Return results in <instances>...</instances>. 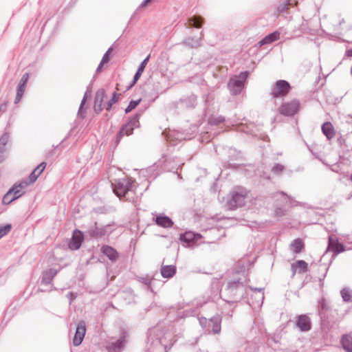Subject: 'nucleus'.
<instances>
[{
	"label": "nucleus",
	"instance_id": "1",
	"mask_svg": "<svg viewBox=\"0 0 352 352\" xmlns=\"http://www.w3.org/2000/svg\"><path fill=\"white\" fill-rule=\"evenodd\" d=\"M249 200L248 193L244 190L233 192L231 197L228 198L226 207L230 210L243 206Z\"/></svg>",
	"mask_w": 352,
	"mask_h": 352
},
{
	"label": "nucleus",
	"instance_id": "2",
	"mask_svg": "<svg viewBox=\"0 0 352 352\" xmlns=\"http://www.w3.org/2000/svg\"><path fill=\"white\" fill-rule=\"evenodd\" d=\"M199 321L200 325L209 332L218 333L221 331V318L219 316H214L210 320H207L206 318H200Z\"/></svg>",
	"mask_w": 352,
	"mask_h": 352
},
{
	"label": "nucleus",
	"instance_id": "3",
	"mask_svg": "<svg viewBox=\"0 0 352 352\" xmlns=\"http://www.w3.org/2000/svg\"><path fill=\"white\" fill-rule=\"evenodd\" d=\"M248 76V72H245L230 79L228 86L232 94H237L241 92Z\"/></svg>",
	"mask_w": 352,
	"mask_h": 352
},
{
	"label": "nucleus",
	"instance_id": "4",
	"mask_svg": "<svg viewBox=\"0 0 352 352\" xmlns=\"http://www.w3.org/2000/svg\"><path fill=\"white\" fill-rule=\"evenodd\" d=\"M134 181L131 179H120L114 184L113 192L119 197L133 189Z\"/></svg>",
	"mask_w": 352,
	"mask_h": 352
},
{
	"label": "nucleus",
	"instance_id": "5",
	"mask_svg": "<svg viewBox=\"0 0 352 352\" xmlns=\"http://www.w3.org/2000/svg\"><path fill=\"white\" fill-rule=\"evenodd\" d=\"M290 88V85L288 82L280 80L272 87L271 94L274 98H282L289 93Z\"/></svg>",
	"mask_w": 352,
	"mask_h": 352
},
{
	"label": "nucleus",
	"instance_id": "6",
	"mask_svg": "<svg viewBox=\"0 0 352 352\" xmlns=\"http://www.w3.org/2000/svg\"><path fill=\"white\" fill-rule=\"evenodd\" d=\"M300 109V102L297 100H292L291 101L283 103L279 111L282 115L285 116H292L296 114Z\"/></svg>",
	"mask_w": 352,
	"mask_h": 352
},
{
	"label": "nucleus",
	"instance_id": "7",
	"mask_svg": "<svg viewBox=\"0 0 352 352\" xmlns=\"http://www.w3.org/2000/svg\"><path fill=\"white\" fill-rule=\"evenodd\" d=\"M139 118V115H135L124 126H122L118 134V138L119 140L124 135H129L133 133L134 128L138 127L140 125Z\"/></svg>",
	"mask_w": 352,
	"mask_h": 352
},
{
	"label": "nucleus",
	"instance_id": "8",
	"mask_svg": "<svg viewBox=\"0 0 352 352\" xmlns=\"http://www.w3.org/2000/svg\"><path fill=\"white\" fill-rule=\"evenodd\" d=\"M127 333L123 332L119 339L116 341H112L107 346L109 352H121L126 343Z\"/></svg>",
	"mask_w": 352,
	"mask_h": 352
},
{
	"label": "nucleus",
	"instance_id": "9",
	"mask_svg": "<svg viewBox=\"0 0 352 352\" xmlns=\"http://www.w3.org/2000/svg\"><path fill=\"white\" fill-rule=\"evenodd\" d=\"M86 333V326L85 323L82 321L80 322L77 327H76V333L74 335V339H73V344L75 346H79L85 337Z\"/></svg>",
	"mask_w": 352,
	"mask_h": 352
},
{
	"label": "nucleus",
	"instance_id": "10",
	"mask_svg": "<svg viewBox=\"0 0 352 352\" xmlns=\"http://www.w3.org/2000/svg\"><path fill=\"white\" fill-rule=\"evenodd\" d=\"M106 98L107 97L104 89H100L96 92L94 100V111L97 113L101 112L102 110L104 109L103 102Z\"/></svg>",
	"mask_w": 352,
	"mask_h": 352
},
{
	"label": "nucleus",
	"instance_id": "11",
	"mask_svg": "<svg viewBox=\"0 0 352 352\" xmlns=\"http://www.w3.org/2000/svg\"><path fill=\"white\" fill-rule=\"evenodd\" d=\"M82 240H83L82 233L78 230H74L73 235H72V240L69 243V248L72 250H76L79 249L81 246Z\"/></svg>",
	"mask_w": 352,
	"mask_h": 352
},
{
	"label": "nucleus",
	"instance_id": "12",
	"mask_svg": "<svg viewBox=\"0 0 352 352\" xmlns=\"http://www.w3.org/2000/svg\"><path fill=\"white\" fill-rule=\"evenodd\" d=\"M328 249L333 251L335 254H338L345 250L344 245L340 243L334 236H330L329 238Z\"/></svg>",
	"mask_w": 352,
	"mask_h": 352
},
{
	"label": "nucleus",
	"instance_id": "13",
	"mask_svg": "<svg viewBox=\"0 0 352 352\" xmlns=\"http://www.w3.org/2000/svg\"><path fill=\"white\" fill-rule=\"evenodd\" d=\"M297 326L302 331H307L311 329V324L309 318L305 315L299 316Z\"/></svg>",
	"mask_w": 352,
	"mask_h": 352
},
{
	"label": "nucleus",
	"instance_id": "14",
	"mask_svg": "<svg viewBox=\"0 0 352 352\" xmlns=\"http://www.w3.org/2000/svg\"><path fill=\"white\" fill-rule=\"evenodd\" d=\"M102 252L111 261H116L118 258V254L117 251L110 246L104 245L102 248Z\"/></svg>",
	"mask_w": 352,
	"mask_h": 352
},
{
	"label": "nucleus",
	"instance_id": "15",
	"mask_svg": "<svg viewBox=\"0 0 352 352\" xmlns=\"http://www.w3.org/2000/svg\"><path fill=\"white\" fill-rule=\"evenodd\" d=\"M156 223L163 228H170L173 226V222L166 216H157L155 219Z\"/></svg>",
	"mask_w": 352,
	"mask_h": 352
},
{
	"label": "nucleus",
	"instance_id": "16",
	"mask_svg": "<svg viewBox=\"0 0 352 352\" xmlns=\"http://www.w3.org/2000/svg\"><path fill=\"white\" fill-rule=\"evenodd\" d=\"M279 32H274L273 33L267 35L265 38L260 41L258 44L260 46H262L265 44L272 43V42L277 41L279 38Z\"/></svg>",
	"mask_w": 352,
	"mask_h": 352
},
{
	"label": "nucleus",
	"instance_id": "17",
	"mask_svg": "<svg viewBox=\"0 0 352 352\" xmlns=\"http://www.w3.org/2000/svg\"><path fill=\"white\" fill-rule=\"evenodd\" d=\"M58 271L55 269L50 268L46 270L43 275L42 282L44 284H49L52 280L53 278L56 275Z\"/></svg>",
	"mask_w": 352,
	"mask_h": 352
},
{
	"label": "nucleus",
	"instance_id": "18",
	"mask_svg": "<svg viewBox=\"0 0 352 352\" xmlns=\"http://www.w3.org/2000/svg\"><path fill=\"white\" fill-rule=\"evenodd\" d=\"M322 131L324 135L329 139H331L334 135V129L330 122H325L322 126Z\"/></svg>",
	"mask_w": 352,
	"mask_h": 352
},
{
	"label": "nucleus",
	"instance_id": "19",
	"mask_svg": "<svg viewBox=\"0 0 352 352\" xmlns=\"http://www.w3.org/2000/svg\"><path fill=\"white\" fill-rule=\"evenodd\" d=\"M175 267L173 265H165L161 269L162 276L164 278H170L175 274Z\"/></svg>",
	"mask_w": 352,
	"mask_h": 352
},
{
	"label": "nucleus",
	"instance_id": "20",
	"mask_svg": "<svg viewBox=\"0 0 352 352\" xmlns=\"http://www.w3.org/2000/svg\"><path fill=\"white\" fill-rule=\"evenodd\" d=\"M292 267L295 272L302 273L307 271V264L304 261H298L296 263L292 264Z\"/></svg>",
	"mask_w": 352,
	"mask_h": 352
},
{
	"label": "nucleus",
	"instance_id": "21",
	"mask_svg": "<svg viewBox=\"0 0 352 352\" xmlns=\"http://www.w3.org/2000/svg\"><path fill=\"white\" fill-rule=\"evenodd\" d=\"M342 346L348 352H352V336H344L342 339Z\"/></svg>",
	"mask_w": 352,
	"mask_h": 352
},
{
	"label": "nucleus",
	"instance_id": "22",
	"mask_svg": "<svg viewBox=\"0 0 352 352\" xmlns=\"http://www.w3.org/2000/svg\"><path fill=\"white\" fill-rule=\"evenodd\" d=\"M149 59V56H147L140 65L138 71L136 72L134 78H133V83H135L137 80L140 78L141 76L143 71L144 70V68L146 67V65Z\"/></svg>",
	"mask_w": 352,
	"mask_h": 352
},
{
	"label": "nucleus",
	"instance_id": "23",
	"mask_svg": "<svg viewBox=\"0 0 352 352\" xmlns=\"http://www.w3.org/2000/svg\"><path fill=\"white\" fill-rule=\"evenodd\" d=\"M14 195V198L16 199L23 195L25 192V190H23L22 188H20L19 186L15 183L12 187L9 190Z\"/></svg>",
	"mask_w": 352,
	"mask_h": 352
},
{
	"label": "nucleus",
	"instance_id": "24",
	"mask_svg": "<svg viewBox=\"0 0 352 352\" xmlns=\"http://www.w3.org/2000/svg\"><path fill=\"white\" fill-rule=\"evenodd\" d=\"M291 248L295 253L300 252L303 248L302 241L300 239L294 240L291 244Z\"/></svg>",
	"mask_w": 352,
	"mask_h": 352
},
{
	"label": "nucleus",
	"instance_id": "25",
	"mask_svg": "<svg viewBox=\"0 0 352 352\" xmlns=\"http://www.w3.org/2000/svg\"><path fill=\"white\" fill-rule=\"evenodd\" d=\"M29 78V74L28 73H25L23 75L21 79L20 80V82L17 87V90H21L25 92V86L28 82Z\"/></svg>",
	"mask_w": 352,
	"mask_h": 352
},
{
	"label": "nucleus",
	"instance_id": "26",
	"mask_svg": "<svg viewBox=\"0 0 352 352\" xmlns=\"http://www.w3.org/2000/svg\"><path fill=\"white\" fill-rule=\"evenodd\" d=\"M10 223L0 225V239L7 235L12 230Z\"/></svg>",
	"mask_w": 352,
	"mask_h": 352
},
{
	"label": "nucleus",
	"instance_id": "27",
	"mask_svg": "<svg viewBox=\"0 0 352 352\" xmlns=\"http://www.w3.org/2000/svg\"><path fill=\"white\" fill-rule=\"evenodd\" d=\"M190 24L192 25L195 28H200L202 25L203 20L201 16H193L189 19Z\"/></svg>",
	"mask_w": 352,
	"mask_h": 352
},
{
	"label": "nucleus",
	"instance_id": "28",
	"mask_svg": "<svg viewBox=\"0 0 352 352\" xmlns=\"http://www.w3.org/2000/svg\"><path fill=\"white\" fill-rule=\"evenodd\" d=\"M16 199L14 198V195L12 194L10 191H8L7 193L3 196L2 202L3 204H9L13 201L16 200Z\"/></svg>",
	"mask_w": 352,
	"mask_h": 352
},
{
	"label": "nucleus",
	"instance_id": "29",
	"mask_svg": "<svg viewBox=\"0 0 352 352\" xmlns=\"http://www.w3.org/2000/svg\"><path fill=\"white\" fill-rule=\"evenodd\" d=\"M111 48H109L107 52L106 53L104 54L101 61H100V65H98V68H97V70H100L102 65L107 63H108V61L109 60V54L111 52Z\"/></svg>",
	"mask_w": 352,
	"mask_h": 352
},
{
	"label": "nucleus",
	"instance_id": "30",
	"mask_svg": "<svg viewBox=\"0 0 352 352\" xmlns=\"http://www.w3.org/2000/svg\"><path fill=\"white\" fill-rule=\"evenodd\" d=\"M195 237V235L194 233L188 232H186L185 234L181 235L180 239L185 242H190L192 241Z\"/></svg>",
	"mask_w": 352,
	"mask_h": 352
},
{
	"label": "nucleus",
	"instance_id": "31",
	"mask_svg": "<svg viewBox=\"0 0 352 352\" xmlns=\"http://www.w3.org/2000/svg\"><path fill=\"white\" fill-rule=\"evenodd\" d=\"M341 296L344 301L349 302L351 298V292L349 289L344 288L341 290Z\"/></svg>",
	"mask_w": 352,
	"mask_h": 352
},
{
	"label": "nucleus",
	"instance_id": "32",
	"mask_svg": "<svg viewBox=\"0 0 352 352\" xmlns=\"http://www.w3.org/2000/svg\"><path fill=\"white\" fill-rule=\"evenodd\" d=\"M120 96V94H117V93L113 94V96H112L111 99L107 103V107L106 108L107 110H110L112 105L118 101Z\"/></svg>",
	"mask_w": 352,
	"mask_h": 352
},
{
	"label": "nucleus",
	"instance_id": "33",
	"mask_svg": "<svg viewBox=\"0 0 352 352\" xmlns=\"http://www.w3.org/2000/svg\"><path fill=\"white\" fill-rule=\"evenodd\" d=\"M141 101V99H139L138 100H131L128 107L125 109V113H129L131 111H132L133 109H134L138 104Z\"/></svg>",
	"mask_w": 352,
	"mask_h": 352
},
{
	"label": "nucleus",
	"instance_id": "34",
	"mask_svg": "<svg viewBox=\"0 0 352 352\" xmlns=\"http://www.w3.org/2000/svg\"><path fill=\"white\" fill-rule=\"evenodd\" d=\"M46 167V163L42 162L36 168H34V171L40 175Z\"/></svg>",
	"mask_w": 352,
	"mask_h": 352
},
{
	"label": "nucleus",
	"instance_id": "35",
	"mask_svg": "<svg viewBox=\"0 0 352 352\" xmlns=\"http://www.w3.org/2000/svg\"><path fill=\"white\" fill-rule=\"evenodd\" d=\"M16 184L19 186L20 188H22L23 190H25V188L32 184H29V181L26 179L17 182Z\"/></svg>",
	"mask_w": 352,
	"mask_h": 352
},
{
	"label": "nucleus",
	"instance_id": "36",
	"mask_svg": "<svg viewBox=\"0 0 352 352\" xmlns=\"http://www.w3.org/2000/svg\"><path fill=\"white\" fill-rule=\"evenodd\" d=\"M38 176L39 175L33 170L27 179L29 181V184H34L36 181Z\"/></svg>",
	"mask_w": 352,
	"mask_h": 352
},
{
	"label": "nucleus",
	"instance_id": "37",
	"mask_svg": "<svg viewBox=\"0 0 352 352\" xmlns=\"http://www.w3.org/2000/svg\"><path fill=\"white\" fill-rule=\"evenodd\" d=\"M200 42H201V38L195 39V40L191 38V39H189L188 41V44L192 47H197L199 46Z\"/></svg>",
	"mask_w": 352,
	"mask_h": 352
},
{
	"label": "nucleus",
	"instance_id": "38",
	"mask_svg": "<svg viewBox=\"0 0 352 352\" xmlns=\"http://www.w3.org/2000/svg\"><path fill=\"white\" fill-rule=\"evenodd\" d=\"M23 94H24V92L23 91L17 90L16 96V98H15V101H14L15 103H18L21 100V99L22 98V97L23 96Z\"/></svg>",
	"mask_w": 352,
	"mask_h": 352
},
{
	"label": "nucleus",
	"instance_id": "39",
	"mask_svg": "<svg viewBox=\"0 0 352 352\" xmlns=\"http://www.w3.org/2000/svg\"><path fill=\"white\" fill-rule=\"evenodd\" d=\"M283 170V166L280 164H277L273 167L272 171L275 173H278Z\"/></svg>",
	"mask_w": 352,
	"mask_h": 352
},
{
	"label": "nucleus",
	"instance_id": "40",
	"mask_svg": "<svg viewBox=\"0 0 352 352\" xmlns=\"http://www.w3.org/2000/svg\"><path fill=\"white\" fill-rule=\"evenodd\" d=\"M85 100H86V94L84 96L83 99H82V100L81 102V104H80V109H79V113H81L82 108V106L84 105V104L85 102Z\"/></svg>",
	"mask_w": 352,
	"mask_h": 352
},
{
	"label": "nucleus",
	"instance_id": "41",
	"mask_svg": "<svg viewBox=\"0 0 352 352\" xmlns=\"http://www.w3.org/2000/svg\"><path fill=\"white\" fill-rule=\"evenodd\" d=\"M346 55L347 56H352V50H349L346 52Z\"/></svg>",
	"mask_w": 352,
	"mask_h": 352
},
{
	"label": "nucleus",
	"instance_id": "42",
	"mask_svg": "<svg viewBox=\"0 0 352 352\" xmlns=\"http://www.w3.org/2000/svg\"><path fill=\"white\" fill-rule=\"evenodd\" d=\"M263 298H264L263 294H261V298L262 300H263Z\"/></svg>",
	"mask_w": 352,
	"mask_h": 352
},
{
	"label": "nucleus",
	"instance_id": "43",
	"mask_svg": "<svg viewBox=\"0 0 352 352\" xmlns=\"http://www.w3.org/2000/svg\"><path fill=\"white\" fill-rule=\"evenodd\" d=\"M255 291H258V292H261V289H254Z\"/></svg>",
	"mask_w": 352,
	"mask_h": 352
},
{
	"label": "nucleus",
	"instance_id": "44",
	"mask_svg": "<svg viewBox=\"0 0 352 352\" xmlns=\"http://www.w3.org/2000/svg\"><path fill=\"white\" fill-rule=\"evenodd\" d=\"M285 8H287V5H285V6H284V8H283L282 11H283L284 9H285Z\"/></svg>",
	"mask_w": 352,
	"mask_h": 352
},
{
	"label": "nucleus",
	"instance_id": "45",
	"mask_svg": "<svg viewBox=\"0 0 352 352\" xmlns=\"http://www.w3.org/2000/svg\"><path fill=\"white\" fill-rule=\"evenodd\" d=\"M351 75H352V65H351Z\"/></svg>",
	"mask_w": 352,
	"mask_h": 352
},
{
	"label": "nucleus",
	"instance_id": "46",
	"mask_svg": "<svg viewBox=\"0 0 352 352\" xmlns=\"http://www.w3.org/2000/svg\"><path fill=\"white\" fill-rule=\"evenodd\" d=\"M351 180L352 181V174H351Z\"/></svg>",
	"mask_w": 352,
	"mask_h": 352
}]
</instances>
